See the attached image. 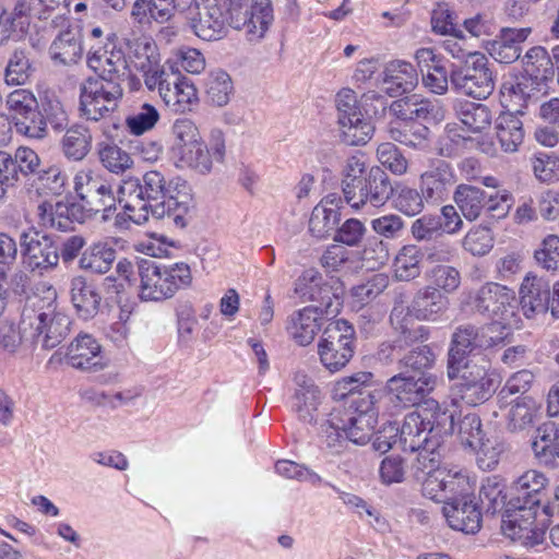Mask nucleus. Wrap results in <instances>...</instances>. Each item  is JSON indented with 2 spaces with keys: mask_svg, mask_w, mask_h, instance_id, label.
Returning a JSON list of instances; mask_svg holds the SVG:
<instances>
[{
  "mask_svg": "<svg viewBox=\"0 0 559 559\" xmlns=\"http://www.w3.org/2000/svg\"><path fill=\"white\" fill-rule=\"evenodd\" d=\"M57 293L52 287L45 296L37 293L27 296L22 310V326L32 344H40L45 349L58 346L70 333L71 319L57 310Z\"/></svg>",
  "mask_w": 559,
  "mask_h": 559,
  "instance_id": "1",
  "label": "nucleus"
},
{
  "mask_svg": "<svg viewBox=\"0 0 559 559\" xmlns=\"http://www.w3.org/2000/svg\"><path fill=\"white\" fill-rule=\"evenodd\" d=\"M138 274L140 277L139 297L142 301L168 300L192 282L190 266L183 262L159 265L153 261L141 259L138 261Z\"/></svg>",
  "mask_w": 559,
  "mask_h": 559,
  "instance_id": "2",
  "label": "nucleus"
},
{
  "mask_svg": "<svg viewBox=\"0 0 559 559\" xmlns=\"http://www.w3.org/2000/svg\"><path fill=\"white\" fill-rule=\"evenodd\" d=\"M467 304L474 312L491 320L497 324L496 331L509 337L516 325V299L512 289L498 283H486L468 297Z\"/></svg>",
  "mask_w": 559,
  "mask_h": 559,
  "instance_id": "3",
  "label": "nucleus"
},
{
  "mask_svg": "<svg viewBox=\"0 0 559 559\" xmlns=\"http://www.w3.org/2000/svg\"><path fill=\"white\" fill-rule=\"evenodd\" d=\"M230 28L242 32L247 41H262L274 22L271 0H223Z\"/></svg>",
  "mask_w": 559,
  "mask_h": 559,
  "instance_id": "4",
  "label": "nucleus"
},
{
  "mask_svg": "<svg viewBox=\"0 0 559 559\" xmlns=\"http://www.w3.org/2000/svg\"><path fill=\"white\" fill-rule=\"evenodd\" d=\"M379 395L381 392L352 399L347 406L337 408L341 417H335L334 425L336 428H343L345 437L350 442L365 444L370 440L380 413L376 401Z\"/></svg>",
  "mask_w": 559,
  "mask_h": 559,
  "instance_id": "5",
  "label": "nucleus"
},
{
  "mask_svg": "<svg viewBox=\"0 0 559 559\" xmlns=\"http://www.w3.org/2000/svg\"><path fill=\"white\" fill-rule=\"evenodd\" d=\"M497 324H486L477 328L473 324H462L452 335L448 356V377L453 380L459 376V366L465 355L476 349H489L503 344L508 338L496 331Z\"/></svg>",
  "mask_w": 559,
  "mask_h": 559,
  "instance_id": "6",
  "label": "nucleus"
},
{
  "mask_svg": "<svg viewBox=\"0 0 559 559\" xmlns=\"http://www.w3.org/2000/svg\"><path fill=\"white\" fill-rule=\"evenodd\" d=\"M335 104L341 141L350 146L366 144L372 138L374 127L362 112L356 93L350 88L341 90Z\"/></svg>",
  "mask_w": 559,
  "mask_h": 559,
  "instance_id": "7",
  "label": "nucleus"
},
{
  "mask_svg": "<svg viewBox=\"0 0 559 559\" xmlns=\"http://www.w3.org/2000/svg\"><path fill=\"white\" fill-rule=\"evenodd\" d=\"M438 383L439 378L433 373L416 377L401 371L386 380L383 392L386 394L391 407L400 412L426 402Z\"/></svg>",
  "mask_w": 559,
  "mask_h": 559,
  "instance_id": "8",
  "label": "nucleus"
},
{
  "mask_svg": "<svg viewBox=\"0 0 559 559\" xmlns=\"http://www.w3.org/2000/svg\"><path fill=\"white\" fill-rule=\"evenodd\" d=\"M355 330L347 321L330 322L318 343L320 362L330 372L342 370L354 355Z\"/></svg>",
  "mask_w": 559,
  "mask_h": 559,
  "instance_id": "9",
  "label": "nucleus"
},
{
  "mask_svg": "<svg viewBox=\"0 0 559 559\" xmlns=\"http://www.w3.org/2000/svg\"><path fill=\"white\" fill-rule=\"evenodd\" d=\"M453 87L474 98H487L495 90V78L489 59L484 53L469 55L451 71Z\"/></svg>",
  "mask_w": 559,
  "mask_h": 559,
  "instance_id": "10",
  "label": "nucleus"
},
{
  "mask_svg": "<svg viewBox=\"0 0 559 559\" xmlns=\"http://www.w3.org/2000/svg\"><path fill=\"white\" fill-rule=\"evenodd\" d=\"M80 109L92 121L106 119L118 108L122 88L117 81L90 78L81 85Z\"/></svg>",
  "mask_w": 559,
  "mask_h": 559,
  "instance_id": "11",
  "label": "nucleus"
},
{
  "mask_svg": "<svg viewBox=\"0 0 559 559\" xmlns=\"http://www.w3.org/2000/svg\"><path fill=\"white\" fill-rule=\"evenodd\" d=\"M460 392L468 404H479L487 401L496 391L497 374L491 369L489 359L474 355L464 366H459Z\"/></svg>",
  "mask_w": 559,
  "mask_h": 559,
  "instance_id": "12",
  "label": "nucleus"
},
{
  "mask_svg": "<svg viewBox=\"0 0 559 559\" xmlns=\"http://www.w3.org/2000/svg\"><path fill=\"white\" fill-rule=\"evenodd\" d=\"M165 105L175 112L191 111L199 103L198 91L193 83L178 71L167 70L156 80L154 86Z\"/></svg>",
  "mask_w": 559,
  "mask_h": 559,
  "instance_id": "13",
  "label": "nucleus"
},
{
  "mask_svg": "<svg viewBox=\"0 0 559 559\" xmlns=\"http://www.w3.org/2000/svg\"><path fill=\"white\" fill-rule=\"evenodd\" d=\"M366 181L370 186V205L372 207L382 206L390 194L393 195L394 205L399 210L427 206L423 193L419 194L415 189L397 187L393 190L385 173L378 166H373L368 170Z\"/></svg>",
  "mask_w": 559,
  "mask_h": 559,
  "instance_id": "14",
  "label": "nucleus"
},
{
  "mask_svg": "<svg viewBox=\"0 0 559 559\" xmlns=\"http://www.w3.org/2000/svg\"><path fill=\"white\" fill-rule=\"evenodd\" d=\"M432 426L427 415L412 412L405 416L400 430L399 441L404 451H418L417 463L426 462L433 455L437 441H432Z\"/></svg>",
  "mask_w": 559,
  "mask_h": 559,
  "instance_id": "15",
  "label": "nucleus"
},
{
  "mask_svg": "<svg viewBox=\"0 0 559 559\" xmlns=\"http://www.w3.org/2000/svg\"><path fill=\"white\" fill-rule=\"evenodd\" d=\"M130 67L142 73L145 86L152 87L167 70L160 63L156 43L147 36L129 39L127 43Z\"/></svg>",
  "mask_w": 559,
  "mask_h": 559,
  "instance_id": "16",
  "label": "nucleus"
},
{
  "mask_svg": "<svg viewBox=\"0 0 559 559\" xmlns=\"http://www.w3.org/2000/svg\"><path fill=\"white\" fill-rule=\"evenodd\" d=\"M548 506L542 509H516L502 520V533L513 540H521L525 545H537L543 542L545 531L536 523L538 512L548 514Z\"/></svg>",
  "mask_w": 559,
  "mask_h": 559,
  "instance_id": "17",
  "label": "nucleus"
},
{
  "mask_svg": "<svg viewBox=\"0 0 559 559\" xmlns=\"http://www.w3.org/2000/svg\"><path fill=\"white\" fill-rule=\"evenodd\" d=\"M549 480L537 469H527L511 485L512 504L515 509H542Z\"/></svg>",
  "mask_w": 559,
  "mask_h": 559,
  "instance_id": "18",
  "label": "nucleus"
},
{
  "mask_svg": "<svg viewBox=\"0 0 559 559\" xmlns=\"http://www.w3.org/2000/svg\"><path fill=\"white\" fill-rule=\"evenodd\" d=\"M454 182L455 175L450 164L443 159H432L428 169L420 175V191L427 206H439Z\"/></svg>",
  "mask_w": 559,
  "mask_h": 559,
  "instance_id": "19",
  "label": "nucleus"
},
{
  "mask_svg": "<svg viewBox=\"0 0 559 559\" xmlns=\"http://www.w3.org/2000/svg\"><path fill=\"white\" fill-rule=\"evenodd\" d=\"M24 263L33 271L55 267L59 261L58 247L53 241L36 230L21 235Z\"/></svg>",
  "mask_w": 559,
  "mask_h": 559,
  "instance_id": "20",
  "label": "nucleus"
},
{
  "mask_svg": "<svg viewBox=\"0 0 559 559\" xmlns=\"http://www.w3.org/2000/svg\"><path fill=\"white\" fill-rule=\"evenodd\" d=\"M181 9L178 0H134L130 9L132 24L141 31L166 24Z\"/></svg>",
  "mask_w": 559,
  "mask_h": 559,
  "instance_id": "21",
  "label": "nucleus"
},
{
  "mask_svg": "<svg viewBox=\"0 0 559 559\" xmlns=\"http://www.w3.org/2000/svg\"><path fill=\"white\" fill-rule=\"evenodd\" d=\"M197 9L198 12L189 17V26L197 37L205 41H215L228 35L226 8L223 10L214 3L203 9L197 4Z\"/></svg>",
  "mask_w": 559,
  "mask_h": 559,
  "instance_id": "22",
  "label": "nucleus"
},
{
  "mask_svg": "<svg viewBox=\"0 0 559 559\" xmlns=\"http://www.w3.org/2000/svg\"><path fill=\"white\" fill-rule=\"evenodd\" d=\"M67 362L83 371H98L106 367L102 346L91 334H79L69 345Z\"/></svg>",
  "mask_w": 559,
  "mask_h": 559,
  "instance_id": "23",
  "label": "nucleus"
},
{
  "mask_svg": "<svg viewBox=\"0 0 559 559\" xmlns=\"http://www.w3.org/2000/svg\"><path fill=\"white\" fill-rule=\"evenodd\" d=\"M66 175L58 166H51L38 178V186L35 190L41 201L37 210H71L73 203L69 202L68 194H63Z\"/></svg>",
  "mask_w": 559,
  "mask_h": 559,
  "instance_id": "24",
  "label": "nucleus"
},
{
  "mask_svg": "<svg viewBox=\"0 0 559 559\" xmlns=\"http://www.w3.org/2000/svg\"><path fill=\"white\" fill-rule=\"evenodd\" d=\"M443 515L453 530L475 534L481 525V513L474 497L445 502Z\"/></svg>",
  "mask_w": 559,
  "mask_h": 559,
  "instance_id": "25",
  "label": "nucleus"
},
{
  "mask_svg": "<svg viewBox=\"0 0 559 559\" xmlns=\"http://www.w3.org/2000/svg\"><path fill=\"white\" fill-rule=\"evenodd\" d=\"M500 409L504 411L506 428L510 432L527 430L535 425L542 415L540 403L528 395L516 397L513 401L508 400L507 406Z\"/></svg>",
  "mask_w": 559,
  "mask_h": 559,
  "instance_id": "26",
  "label": "nucleus"
},
{
  "mask_svg": "<svg viewBox=\"0 0 559 559\" xmlns=\"http://www.w3.org/2000/svg\"><path fill=\"white\" fill-rule=\"evenodd\" d=\"M367 170V163L365 155L361 153L349 156L342 169V185L344 186V193L349 206L358 210L370 202V186L367 182L366 189L360 188L359 193L355 192V182H360V178Z\"/></svg>",
  "mask_w": 559,
  "mask_h": 559,
  "instance_id": "27",
  "label": "nucleus"
},
{
  "mask_svg": "<svg viewBox=\"0 0 559 559\" xmlns=\"http://www.w3.org/2000/svg\"><path fill=\"white\" fill-rule=\"evenodd\" d=\"M550 284L543 276L527 274L521 285V306L524 314L532 318L544 313L549 307Z\"/></svg>",
  "mask_w": 559,
  "mask_h": 559,
  "instance_id": "28",
  "label": "nucleus"
},
{
  "mask_svg": "<svg viewBox=\"0 0 559 559\" xmlns=\"http://www.w3.org/2000/svg\"><path fill=\"white\" fill-rule=\"evenodd\" d=\"M462 223L459 212H431L414 222L412 231L418 240L429 239L439 233H455Z\"/></svg>",
  "mask_w": 559,
  "mask_h": 559,
  "instance_id": "29",
  "label": "nucleus"
},
{
  "mask_svg": "<svg viewBox=\"0 0 559 559\" xmlns=\"http://www.w3.org/2000/svg\"><path fill=\"white\" fill-rule=\"evenodd\" d=\"M83 40L80 31L67 28L60 31L49 47V56L55 64L72 66L83 56Z\"/></svg>",
  "mask_w": 559,
  "mask_h": 559,
  "instance_id": "30",
  "label": "nucleus"
},
{
  "mask_svg": "<svg viewBox=\"0 0 559 559\" xmlns=\"http://www.w3.org/2000/svg\"><path fill=\"white\" fill-rule=\"evenodd\" d=\"M294 381L296 385L294 409L299 418L305 421H311L314 418V412L319 404L320 391L314 381L306 373L297 372Z\"/></svg>",
  "mask_w": 559,
  "mask_h": 559,
  "instance_id": "31",
  "label": "nucleus"
},
{
  "mask_svg": "<svg viewBox=\"0 0 559 559\" xmlns=\"http://www.w3.org/2000/svg\"><path fill=\"white\" fill-rule=\"evenodd\" d=\"M71 301L80 317L91 319L99 310L102 296L95 285L76 276L71 281Z\"/></svg>",
  "mask_w": 559,
  "mask_h": 559,
  "instance_id": "32",
  "label": "nucleus"
},
{
  "mask_svg": "<svg viewBox=\"0 0 559 559\" xmlns=\"http://www.w3.org/2000/svg\"><path fill=\"white\" fill-rule=\"evenodd\" d=\"M415 319L417 318L413 308L411 309L403 302L396 304L391 311V325L400 333V337L406 345L428 338V330L424 325H417Z\"/></svg>",
  "mask_w": 559,
  "mask_h": 559,
  "instance_id": "33",
  "label": "nucleus"
},
{
  "mask_svg": "<svg viewBox=\"0 0 559 559\" xmlns=\"http://www.w3.org/2000/svg\"><path fill=\"white\" fill-rule=\"evenodd\" d=\"M418 83V74L414 66L407 61L393 60L384 70V84L390 94L411 92Z\"/></svg>",
  "mask_w": 559,
  "mask_h": 559,
  "instance_id": "34",
  "label": "nucleus"
},
{
  "mask_svg": "<svg viewBox=\"0 0 559 559\" xmlns=\"http://www.w3.org/2000/svg\"><path fill=\"white\" fill-rule=\"evenodd\" d=\"M320 320L317 309L306 307L292 317L288 326L289 335L297 344L307 346L312 343L320 331Z\"/></svg>",
  "mask_w": 559,
  "mask_h": 559,
  "instance_id": "35",
  "label": "nucleus"
},
{
  "mask_svg": "<svg viewBox=\"0 0 559 559\" xmlns=\"http://www.w3.org/2000/svg\"><path fill=\"white\" fill-rule=\"evenodd\" d=\"M87 63L91 69L98 73L100 80L116 81L124 74L128 67L121 49L112 48L103 52H94L88 57Z\"/></svg>",
  "mask_w": 559,
  "mask_h": 559,
  "instance_id": "36",
  "label": "nucleus"
},
{
  "mask_svg": "<svg viewBox=\"0 0 559 559\" xmlns=\"http://www.w3.org/2000/svg\"><path fill=\"white\" fill-rule=\"evenodd\" d=\"M435 105L420 95L413 94L393 100L389 112L401 121L425 120L433 111Z\"/></svg>",
  "mask_w": 559,
  "mask_h": 559,
  "instance_id": "37",
  "label": "nucleus"
},
{
  "mask_svg": "<svg viewBox=\"0 0 559 559\" xmlns=\"http://www.w3.org/2000/svg\"><path fill=\"white\" fill-rule=\"evenodd\" d=\"M171 157L179 169H190L200 175H207L213 169V162L203 139Z\"/></svg>",
  "mask_w": 559,
  "mask_h": 559,
  "instance_id": "38",
  "label": "nucleus"
},
{
  "mask_svg": "<svg viewBox=\"0 0 559 559\" xmlns=\"http://www.w3.org/2000/svg\"><path fill=\"white\" fill-rule=\"evenodd\" d=\"M437 466L438 461L435 456L429 457L421 465L416 463V469L427 475L423 481V495L431 500L443 502L444 506L450 498L444 493L447 471L437 468Z\"/></svg>",
  "mask_w": 559,
  "mask_h": 559,
  "instance_id": "39",
  "label": "nucleus"
},
{
  "mask_svg": "<svg viewBox=\"0 0 559 559\" xmlns=\"http://www.w3.org/2000/svg\"><path fill=\"white\" fill-rule=\"evenodd\" d=\"M522 64L524 72L535 81H548L555 75L552 53L549 55L542 46L530 48L522 58Z\"/></svg>",
  "mask_w": 559,
  "mask_h": 559,
  "instance_id": "40",
  "label": "nucleus"
},
{
  "mask_svg": "<svg viewBox=\"0 0 559 559\" xmlns=\"http://www.w3.org/2000/svg\"><path fill=\"white\" fill-rule=\"evenodd\" d=\"M496 130L497 138L504 152L513 153L518 151L524 139L523 123L518 116L511 112H502L497 119Z\"/></svg>",
  "mask_w": 559,
  "mask_h": 559,
  "instance_id": "41",
  "label": "nucleus"
},
{
  "mask_svg": "<svg viewBox=\"0 0 559 559\" xmlns=\"http://www.w3.org/2000/svg\"><path fill=\"white\" fill-rule=\"evenodd\" d=\"M448 306V299L436 287H425L413 300V311L418 320H433Z\"/></svg>",
  "mask_w": 559,
  "mask_h": 559,
  "instance_id": "42",
  "label": "nucleus"
},
{
  "mask_svg": "<svg viewBox=\"0 0 559 559\" xmlns=\"http://www.w3.org/2000/svg\"><path fill=\"white\" fill-rule=\"evenodd\" d=\"M67 7V0H17L13 12L16 16L48 20L56 14H64Z\"/></svg>",
  "mask_w": 559,
  "mask_h": 559,
  "instance_id": "43",
  "label": "nucleus"
},
{
  "mask_svg": "<svg viewBox=\"0 0 559 559\" xmlns=\"http://www.w3.org/2000/svg\"><path fill=\"white\" fill-rule=\"evenodd\" d=\"M91 146L92 134L87 128L80 124L69 128L61 140L66 157L76 162L82 160L88 154Z\"/></svg>",
  "mask_w": 559,
  "mask_h": 559,
  "instance_id": "44",
  "label": "nucleus"
},
{
  "mask_svg": "<svg viewBox=\"0 0 559 559\" xmlns=\"http://www.w3.org/2000/svg\"><path fill=\"white\" fill-rule=\"evenodd\" d=\"M233 90V82L227 72L215 70L209 73L205 81V94L212 105L217 107L227 105Z\"/></svg>",
  "mask_w": 559,
  "mask_h": 559,
  "instance_id": "45",
  "label": "nucleus"
},
{
  "mask_svg": "<svg viewBox=\"0 0 559 559\" xmlns=\"http://www.w3.org/2000/svg\"><path fill=\"white\" fill-rule=\"evenodd\" d=\"M35 71L29 56L26 51L16 49L10 56L5 71L4 80L8 85H25L31 81Z\"/></svg>",
  "mask_w": 559,
  "mask_h": 559,
  "instance_id": "46",
  "label": "nucleus"
},
{
  "mask_svg": "<svg viewBox=\"0 0 559 559\" xmlns=\"http://www.w3.org/2000/svg\"><path fill=\"white\" fill-rule=\"evenodd\" d=\"M457 118L473 132H481L491 124L490 109L479 103L464 102L457 108Z\"/></svg>",
  "mask_w": 559,
  "mask_h": 559,
  "instance_id": "47",
  "label": "nucleus"
},
{
  "mask_svg": "<svg viewBox=\"0 0 559 559\" xmlns=\"http://www.w3.org/2000/svg\"><path fill=\"white\" fill-rule=\"evenodd\" d=\"M421 254L415 246H405L394 259V275L399 281H411L420 274Z\"/></svg>",
  "mask_w": 559,
  "mask_h": 559,
  "instance_id": "48",
  "label": "nucleus"
},
{
  "mask_svg": "<svg viewBox=\"0 0 559 559\" xmlns=\"http://www.w3.org/2000/svg\"><path fill=\"white\" fill-rule=\"evenodd\" d=\"M115 259V249L106 243H95L82 254L80 265L83 269L104 274L109 271Z\"/></svg>",
  "mask_w": 559,
  "mask_h": 559,
  "instance_id": "49",
  "label": "nucleus"
},
{
  "mask_svg": "<svg viewBox=\"0 0 559 559\" xmlns=\"http://www.w3.org/2000/svg\"><path fill=\"white\" fill-rule=\"evenodd\" d=\"M160 119L157 108L148 103L142 104L126 118V127L133 135H142L153 130Z\"/></svg>",
  "mask_w": 559,
  "mask_h": 559,
  "instance_id": "50",
  "label": "nucleus"
},
{
  "mask_svg": "<svg viewBox=\"0 0 559 559\" xmlns=\"http://www.w3.org/2000/svg\"><path fill=\"white\" fill-rule=\"evenodd\" d=\"M171 134V156L202 139L198 126L188 118L177 119L173 124Z\"/></svg>",
  "mask_w": 559,
  "mask_h": 559,
  "instance_id": "51",
  "label": "nucleus"
},
{
  "mask_svg": "<svg viewBox=\"0 0 559 559\" xmlns=\"http://www.w3.org/2000/svg\"><path fill=\"white\" fill-rule=\"evenodd\" d=\"M435 362L436 355L428 345L413 348L399 360L400 367L405 370L404 372L412 371L418 376L427 373L426 371L432 368Z\"/></svg>",
  "mask_w": 559,
  "mask_h": 559,
  "instance_id": "52",
  "label": "nucleus"
},
{
  "mask_svg": "<svg viewBox=\"0 0 559 559\" xmlns=\"http://www.w3.org/2000/svg\"><path fill=\"white\" fill-rule=\"evenodd\" d=\"M534 378V373L526 369L520 370L510 376L498 393L497 399L499 408L507 406L508 400L512 395L525 394L531 389Z\"/></svg>",
  "mask_w": 559,
  "mask_h": 559,
  "instance_id": "53",
  "label": "nucleus"
},
{
  "mask_svg": "<svg viewBox=\"0 0 559 559\" xmlns=\"http://www.w3.org/2000/svg\"><path fill=\"white\" fill-rule=\"evenodd\" d=\"M90 217L86 212H40L44 225L60 231L75 229V224H84Z\"/></svg>",
  "mask_w": 559,
  "mask_h": 559,
  "instance_id": "54",
  "label": "nucleus"
},
{
  "mask_svg": "<svg viewBox=\"0 0 559 559\" xmlns=\"http://www.w3.org/2000/svg\"><path fill=\"white\" fill-rule=\"evenodd\" d=\"M98 154L103 166L115 174L126 171L133 164L131 156L115 144L100 145Z\"/></svg>",
  "mask_w": 559,
  "mask_h": 559,
  "instance_id": "55",
  "label": "nucleus"
},
{
  "mask_svg": "<svg viewBox=\"0 0 559 559\" xmlns=\"http://www.w3.org/2000/svg\"><path fill=\"white\" fill-rule=\"evenodd\" d=\"M473 449L476 451L478 466L484 471H492L499 464L500 456L506 448L503 442L498 439L487 438L477 443V448Z\"/></svg>",
  "mask_w": 559,
  "mask_h": 559,
  "instance_id": "56",
  "label": "nucleus"
},
{
  "mask_svg": "<svg viewBox=\"0 0 559 559\" xmlns=\"http://www.w3.org/2000/svg\"><path fill=\"white\" fill-rule=\"evenodd\" d=\"M7 106L14 122L25 115H35V109L38 108L34 94L23 88L15 90L9 94Z\"/></svg>",
  "mask_w": 559,
  "mask_h": 559,
  "instance_id": "57",
  "label": "nucleus"
},
{
  "mask_svg": "<svg viewBox=\"0 0 559 559\" xmlns=\"http://www.w3.org/2000/svg\"><path fill=\"white\" fill-rule=\"evenodd\" d=\"M374 383V376L369 371H358L353 373L352 376H347L342 378L335 383V394L344 397L349 395V400L357 399L358 396H354L356 392H359L362 388L372 386Z\"/></svg>",
  "mask_w": 559,
  "mask_h": 559,
  "instance_id": "58",
  "label": "nucleus"
},
{
  "mask_svg": "<svg viewBox=\"0 0 559 559\" xmlns=\"http://www.w3.org/2000/svg\"><path fill=\"white\" fill-rule=\"evenodd\" d=\"M532 449L537 456L549 452L559 459V425L556 428L552 425H545L538 428L536 439L532 443Z\"/></svg>",
  "mask_w": 559,
  "mask_h": 559,
  "instance_id": "59",
  "label": "nucleus"
},
{
  "mask_svg": "<svg viewBox=\"0 0 559 559\" xmlns=\"http://www.w3.org/2000/svg\"><path fill=\"white\" fill-rule=\"evenodd\" d=\"M457 435L463 444L477 448V443L485 439L479 416L475 413L464 415L459 423Z\"/></svg>",
  "mask_w": 559,
  "mask_h": 559,
  "instance_id": "60",
  "label": "nucleus"
},
{
  "mask_svg": "<svg viewBox=\"0 0 559 559\" xmlns=\"http://www.w3.org/2000/svg\"><path fill=\"white\" fill-rule=\"evenodd\" d=\"M192 193L191 189L186 181H177L174 185L170 183L166 190V197L158 204L166 210H177L182 207L188 210L191 205Z\"/></svg>",
  "mask_w": 559,
  "mask_h": 559,
  "instance_id": "61",
  "label": "nucleus"
},
{
  "mask_svg": "<svg viewBox=\"0 0 559 559\" xmlns=\"http://www.w3.org/2000/svg\"><path fill=\"white\" fill-rule=\"evenodd\" d=\"M539 265L548 271H559V236L548 235L534 253Z\"/></svg>",
  "mask_w": 559,
  "mask_h": 559,
  "instance_id": "62",
  "label": "nucleus"
},
{
  "mask_svg": "<svg viewBox=\"0 0 559 559\" xmlns=\"http://www.w3.org/2000/svg\"><path fill=\"white\" fill-rule=\"evenodd\" d=\"M378 160L395 175H403L407 170V160L399 148L390 142L381 143L377 148Z\"/></svg>",
  "mask_w": 559,
  "mask_h": 559,
  "instance_id": "63",
  "label": "nucleus"
},
{
  "mask_svg": "<svg viewBox=\"0 0 559 559\" xmlns=\"http://www.w3.org/2000/svg\"><path fill=\"white\" fill-rule=\"evenodd\" d=\"M389 285V277L378 273L365 283L353 288V296L361 304H367L379 296Z\"/></svg>",
  "mask_w": 559,
  "mask_h": 559,
  "instance_id": "64",
  "label": "nucleus"
}]
</instances>
